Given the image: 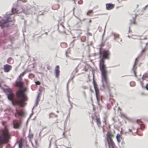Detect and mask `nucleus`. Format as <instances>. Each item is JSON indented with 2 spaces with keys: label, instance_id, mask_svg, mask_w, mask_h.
I'll use <instances>...</instances> for the list:
<instances>
[{
  "label": "nucleus",
  "instance_id": "f257e3e1",
  "mask_svg": "<svg viewBox=\"0 0 148 148\" xmlns=\"http://www.w3.org/2000/svg\"><path fill=\"white\" fill-rule=\"evenodd\" d=\"M102 55V57L100 61L99 64L100 71L101 73V77L102 82L104 84H108V80L107 78L108 71L107 68L104 64V59L109 58V56L110 54L109 51L107 50H104L100 53Z\"/></svg>",
  "mask_w": 148,
  "mask_h": 148
},
{
  "label": "nucleus",
  "instance_id": "f03ea898",
  "mask_svg": "<svg viewBox=\"0 0 148 148\" xmlns=\"http://www.w3.org/2000/svg\"><path fill=\"white\" fill-rule=\"evenodd\" d=\"M24 91L22 90H18L16 93L17 98L20 100H17L14 99V94L13 93L8 94V99L12 101L13 105H19L21 107H23L26 104L25 102L27 100V98L26 95H24Z\"/></svg>",
  "mask_w": 148,
  "mask_h": 148
},
{
  "label": "nucleus",
  "instance_id": "7ed1b4c3",
  "mask_svg": "<svg viewBox=\"0 0 148 148\" xmlns=\"http://www.w3.org/2000/svg\"><path fill=\"white\" fill-rule=\"evenodd\" d=\"M2 133L0 135V145L8 143L10 137V134L6 127L2 131Z\"/></svg>",
  "mask_w": 148,
  "mask_h": 148
},
{
  "label": "nucleus",
  "instance_id": "20e7f679",
  "mask_svg": "<svg viewBox=\"0 0 148 148\" xmlns=\"http://www.w3.org/2000/svg\"><path fill=\"white\" fill-rule=\"evenodd\" d=\"M106 138L108 144L109 148H115V145L112 140V138L114 136V134L110 132H108Z\"/></svg>",
  "mask_w": 148,
  "mask_h": 148
},
{
  "label": "nucleus",
  "instance_id": "39448f33",
  "mask_svg": "<svg viewBox=\"0 0 148 148\" xmlns=\"http://www.w3.org/2000/svg\"><path fill=\"white\" fill-rule=\"evenodd\" d=\"M15 116L17 118L21 119V117L25 116V113L24 110L22 109H16V112L14 113Z\"/></svg>",
  "mask_w": 148,
  "mask_h": 148
},
{
  "label": "nucleus",
  "instance_id": "423d86ee",
  "mask_svg": "<svg viewBox=\"0 0 148 148\" xmlns=\"http://www.w3.org/2000/svg\"><path fill=\"white\" fill-rule=\"evenodd\" d=\"M93 85L95 90V92L96 98L98 102H99L100 100H102V97L101 95L100 94L99 90L98 87L95 81H93Z\"/></svg>",
  "mask_w": 148,
  "mask_h": 148
},
{
  "label": "nucleus",
  "instance_id": "0eeeda50",
  "mask_svg": "<svg viewBox=\"0 0 148 148\" xmlns=\"http://www.w3.org/2000/svg\"><path fill=\"white\" fill-rule=\"evenodd\" d=\"M22 80L19 79H17L15 82V86L16 87L19 88H20L19 90H22L24 91V95H25V92L26 91V88H25L23 87V82H21Z\"/></svg>",
  "mask_w": 148,
  "mask_h": 148
},
{
  "label": "nucleus",
  "instance_id": "6e6552de",
  "mask_svg": "<svg viewBox=\"0 0 148 148\" xmlns=\"http://www.w3.org/2000/svg\"><path fill=\"white\" fill-rule=\"evenodd\" d=\"M5 19H3L0 17V26L2 28L7 27L6 24L10 21L8 18H6V17H5Z\"/></svg>",
  "mask_w": 148,
  "mask_h": 148
},
{
  "label": "nucleus",
  "instance_id": "1a4fd4ad",
  "mask_svg": "<svg viewBox=\"0 0 148 148\" xmlns=\"http://www.w3.org/2000/svg\"><path fill=\"white\" fill-rule=\"evenodd\" d=\"M21 124V119L19 120L15 119L13 121L14 127L15 129H18L20 127Z\"/></svg>",
  "mask_w": 148,
  "mask_h": 148
},
{
  "label": "nucleus",
  "instance_id": "9d476101",
  "mask_svg": "<svg viewBox=\"0 0 148 148\" xmlns=\"http://www.w3.org/2000/svg\"><path fill=\"white\" fill-rule=\"evenodd\" d=\"M12 66L8 64H6L4 66L3 69L5 72H9L11 69Z\"/></svg>",
  "mask_w": 148,
  "mask_h": 148
},
{
  "label": "nucleus",
  "instance_id": "9b49d317",
  "mask_svg": "<svg viewBox=\"0 0 148 148\" xmlns=\"http://www.w3.org/2000/svg\"><path fill=\"white\" fill-rule=\"evenodd\" d=\"M115 6L114 4L111 3H107L106 4V9L108 10L112 9Z\"/></svg>",
  "mask_w": 148,
  "mask_h": 148
},
{
  "label": "nucleus",
  "instance_id": "f8f14e48",
  "mask_svg": "<svg viewBox=\"0 0 148 148\" xmlns=\"http://www.w3.org/2000/svg\"><path fill=\"white\" fill-rule=\"evenodd\" d=\"M59 66H56L55 69V73L56 77L58 78L59 77L60 74Z\"/></svg>",
  "mask_w": 148,
  "mask_h": 148
},
{
  "label": "nucleus",
  "instance_id": "ddd939ff",
  "mask_svg": "<svg viewBox=\"0 0 148 148\" xmlns=\"http://www.w3.org/2000/svg\"><path fill=\"white\" fill-rule=\"evenodd\" d=\"M18 147L19 148H22L23 145V140L22 139H21L18 142Z\"/></svg>",
  "mask_w": 148,
  "mask_h": 148
},
{
  "label": "nucleus",
  "instance_id": "4468645a",
  "mask_svg": "<svg viewBox=\"0 0 148 148\" xmlns=\"http://www.w3.org/2000/svg\"><path fill=\"white\" fill-rule=\"evenodd\" d=\"M96 121L97 125L99 126L100 125L101 122L100 121V119L99 117H97L96 119Z\"/></svg>",
  "mask_w": 148,
  "mask_h": 148
},
{
  "label": "nucleus",
  "instance_id": "2eb2a0df",
  "mask_svg": "<svg viewBox=\"0 0 148 148\" xmlns=\"http://www.w3.org/2000/svg\"><path fill=\"white\" fill-rule=\"evenodd\" d=\"M5 92L8 93V94H10L13 93L12 89L10 88L6 89L5 90Z\"/></svg>",
  "mask_w": 148,
  "mask_h": 148
},
{
  "label": "nucleus",
  "instance_id": "dca6fc26",
  "mask_svg": "<svg viewBox=\"0 0 148 148\" xmlns=\"http://www.w3.org/2000/svg\"><path fill=\"white\" fill-rule=\"evenodd\" d=\"M136 16H135L133 18L132 20H131L130 21V25H133V24H136Z\"/></svg>",
  "mask_w": 148,
  "mask_h": 148
},
{
  "label": "nucleus",
  "instance_id": "f3484780",
  "mask_svg": "<svg viewBox=\"0 0 148 148\" xmlns=\"http://www.w3.org/2000/svg\"><path fill=\"white\" fill-rule=\"evenodd\" d=\"M26 72V71H24L21 73L20 75L19 76L18 79L20 80H22V77H23L24 75L25 74Z\"/></svg>",
  "mask_w": 148,
  "mask_h": 148
},
{
  "label": "nucleus",
  "instance_id": "a211bd4d",
  "mask_svg": "<svg viewBox=\"0 0 148 148\" xmlns=\"http://www.w3.org/2000/svg\"><path fill=\"white\" fill-rule=\"evenodd\" d=\"M93 12L92 10H89L87 13V15L89 16L90 14H93Z\"/></svg>",
  "mask_w": 148,
  "mask_h": 148
},
{
  "label": "nucleus",
  "instance_id": "6ab92c4d",
  "mask_svg": "<svg viewBox=\"0 0 148 148\" xmlns=\"http://www.w3.org/2000/svg\"><path fill=\"white\" fill-rule=\"evenodd\" d=\"M120 136L119 135H117L116 136V139L117 140V141L119 143L121 141V140L120 139Z\"/></svg>",
  "mask_w": 148,
  "mask_h": 148
},
{
  "label": "nucleus",
  "instance_id": "aec40b11",
  "mask_svg": "<svg viewBox=\"0 0 148 148\" xmlns=\"http://www.w3.org/2000/svg\"><path fill=\"white\" fill-rule=\"evenodd\" d=\"M147 49L146 47H145L143 49H142V51H141V53L142 54H143L145 52L146 50Z\"/></svg>",
  "mask_w": 148,
  "mask_h": 148
},
{
  "label": "nucleus",
  "instance_id": "412c9836",
  "mask_svg": "<svg viewBox=\"0 0 148 148\" xmlns=\"http://www.w3.org/2000/svg\"><path fill=\"white\" fill-rule=\"evenodd\" d=\"M103 123L105 124V125H107V118L105 117L103 119Z\"/></svg>",
  "mask_w": 148,
  "mask_h": 148
},
{
  "label": "nucleus",
  "instance_id": "4be33fe9",
  "mask_svg": "<svg viewBox=\"0 0 148 148\" xmlns=\"http://www.w3.org/2000/svg\"><path fill=\"white\" fill-rule=\"evenodd\" d=\"M137 123L140 125L143 124V122L141 120H137Z\"/></svg>",
  "mask_w": 148,
  "mask_h": 148
},
{
  "label": "nucleus",
  "instance_id": "5701e85b",
  "mask_svg": "<svg viewBox=\"0 0 148 148\" xmlns=\"http://www.w3.org/2000/svg\"><path fill=\"white\" fill-rule=\"evenodd\" d=\"M81 40L83 42H84L86 40V37L85 36L82 37L81 38Z\"/></svg>",
  "mask_w": 148,
  "mask_h": 148
},
{
  "label": "nucleus",
  "instance_id": "b1692460",
  "mask_svg": "<svg viewBox=\"0 0 148 148\" xmlns=\"http://www.w3.org/2000/svg\"><path fill=\"white\" fill-rule=\"evenodd\" d=\"M12 12L13 14H14L17 11L14 8H12Z\"/></svg>",
  "mask_w": 148,
  "mask_h": 148
},
{
  "label": "nucleus",
  "instance_id": "393cba45",
  "mask_svg": "<svg viewBox=\"0 0 148 148\" xmlns=\"http://www.w3.org/2000/svg\"><path fill=\"white\" fill-rule=\"evenodd\" d=\"M33 137V134L31 133H29L28 135V137L31 139Z\"/></svg>",
  "mask_w": 148,
  "mask_h": 148
},
{
  "label": "nucleus",
  "instance_id": "a878e982",
  "mask_svg": "<svg viewBox=\"0 0 148 148\" xmlns=\"http://www.w3.org/2000/svg\"><path fill=\"white\" fill-rule=\"evenodd\" d=\"M140 125L141 129L142 130H143L145 128V126L143 124H141Z\"/></svg>",
  "mask_w": 148,
  "mask_h": 148
},
{
  "label": "nucleus",
  "instance_id": "bb28decb",
  "mask_svg": "<svg viewBox=\"0 0 148 148\" xmlns=\"http://www.w3.org/2000/svg\"><path fill=\"white\" fill-rule=\"evenodd\" d=\"M12 60V58H9L8 60H7V62L8 63H10V61L11 60Z\"/></svg>",
  "mask_w": 148,
  "mask_h": 148
},
{
  "label": "nucleus",
  "instance_id": "cd10ccee",
  "mask_svg": "<svg viewBox=\"0 0 148 148\" xmlns=\"http://www.w3.org/2000/svg\"><path fill=\"white\" fill-rule=\"evenodd\" d=\"M83 3V1L82 0H79L78 2V3L79 4H82Z\"/></svg>",
  "mask_w": 148,
  "mask_h": 148
},
{
  "label": "nucleus",
  "instance_id": "c85d7f7f",
  "mask_svg": "<svg viewBox=\"0 0 148 148\" xmlns=\"http://www.w3.org/2000/svg\"><path fill=\"white\" fill-rule=\"evenodd\" d=\"M148 77V75L147 74L144 75L143 76V79H144L145 78L147 77Z\"/></svg>",
  "mask_w": 148,
  "mask_h": 148
},
{
  "label": "nucleus",
  "instance_id": "c756f323",
  "mask_svg": "<svg viewBox=\"0 0 148 148\" xmlns=\"http://www.w3.org/2000/svg\"><path fill=\"white\" fill-rule=\"evenodd\" d=\"M114 37L115 38H119V35L117 34H114Z\"/></svg>",
  "mask_w": 148,
  "mask_h": 148
},
{
  "label": "nucleus",
  "instance_id": "7c9ffc66",
  "mask_svg": "<svg viewBox=\"0 0 148 148\" xmlns=\"http://www.w3.org/2000/svg\"><path fill=\"white\" fill-rule=\"evenodd\" d=\"M35 83H36V84L37 85H39L40 84V82L38 81L36 82H35Z\"/></svg>",
  "mask_w": 148,
  "mask_h": 148
},
{
  "label": "nucleus",
  "instance_id": "2f4dec72",
  "mask_svg": "<svg viewBox=\"0 0 148 148\" xmlns=\"http://www.w3.org/2000/svg\"><path fill=\"white\" fill-rule=\"evenodd\" d=\"M87 35L88 36H92V34L90 32H88L87 33Z\"/></svg>",
  "mask_w": 148,
  "mask_h": 148
},
{
  "label": "nucleus",
  "instance_id": "473e14b6",
  "mask_svg": "<svg viewBox=\"0 0 148 148\" xmlns=\"http://www.w3.org/2000/svg\"><path fill=\"white\" fill-rule=\"evenodd\" d=\"M146 88L147 90H148V84H146Z\"/></svg>",
  "mask_w": 148,
  "mask_h": 148
},
{
  "label": "nucleus",
  "instance_id": "72a5a7b5",
  "mask_svg": "<svg viewBox=\"0 0 148 148\" xmlns=\"http://www.w3.org/2000/svg\"><path fill=\"white\" fill-rule=\"evenodd\" d=\"M47 69L48 70H49L50 69V67L49 66H48L47 67Z\"/></svg>",
  "mask_w": 148,
  "mask_h": 148
},
{
  "label": "nucleus",
  "instance_id": "f704fd0d",
  "mask_svg": "<svg viewBox=\"0 0 148 148\" xmlns=\"http://www.w3.org/2000/svg\"><path fill=\"white\" fill-rule=\"evenodd\" d=\"M5 122H4V121H3V122H2V124L3 125H4L5 123Z\"/></svg>",
  "mask_w": 148,
  "mask_h": 148
},
{
  "label": "nucleus",
  "instance_id": "c9c22d12",
  "mask_svg": "<svg viewBox=\"0 0 148 148\" xmlns=\"http://www.w3.org/2000/svg\"><path fill=\"white\" fill-rule=\"evenodd\" d=\"M56 6L58 7V8H59V5H57Z\"/></svg>",
  "mask_w": 148,
  "mask_h": 148
},
{
  "label": "nucleus",
  "instance_id": "e433bc0d",
  "mask_svg": "<svg viewBox=\"0 0 148 148\" xmlns=\"http://www.w3.org/2000/svg\"><path fill=\"white\" fill-rule=\"evenodd\" d=\"M89 22L90 23H91L92 22V21L91 20H90L89 21Z\"/></svg>",
  "mask_w": 148,
  "mask_h": 148
},
{
  "label": "nucleus",
  "instance_id": "4c0bfd02",
  "mask_svg": "<svg viewBox=\"0 0 148 148\" xmlns=\"http://www.w3.org/2000/svg\"><path fill=\"white\" fill-rule=\"evenodd\" d=\"M134 84V83L133 82H131V83H130V84H131V85H131V84Z\"/></svg>",
  "mask_w": 148,
  "mask_h": 148
},
{
  "label": "nucleus",
  "instance_id": "58836bf2",
  "mask_svg": "<svg viewBox=\"0 0 148 148\" xmlns=\"http://www.w3.org/2000/svg\"><path fill=\"white\" fill-rule=\"evenodd\" d=\"M130 130V132H132V131H131V130Z\"/></svg>",
  "mask_w": 148,
  "mask_h": 148
}]
</instances>
